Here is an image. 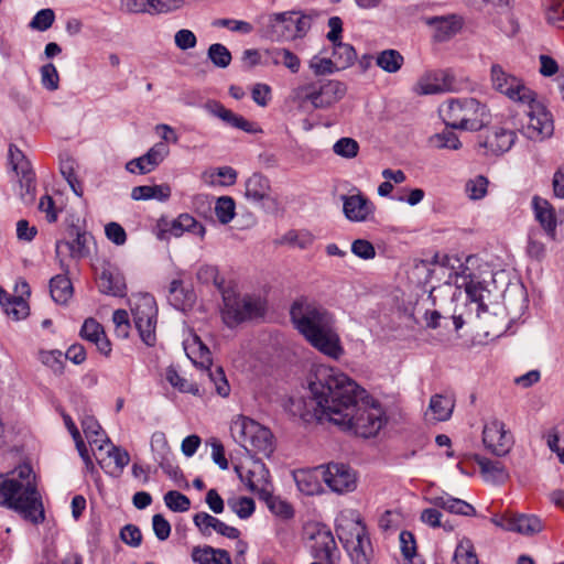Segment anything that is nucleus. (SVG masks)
<instances>
[{
    "instance_id": "f257e3e1",
    "label": "nucleus",
    "mask_w": 564,
    "mask_h": 564,
    "mask_svg": "<svg viewBox=\"0 0 564 564\" xmlns=\"http://www.w3.org/2000/svg\"><path fill=\"white\" fill-rule=\"evenodd\" d=\"M307 397L291 398L290 412L306 423L328 421L360 437L375 436L384 423L383 411L366 390L345 373L324 365L308 379Z\"/></svg>"
},
{
    "instance_id": "f03ea898",
    "label": "nucleus",
    "mask_w": 564,
    "mask_h": 564,
    "mask_svg": "<svg viewBox=\"0 0 564 564\" xmlns=\"http://www.w3.org/2000/svg\"><path fill=\"white\" fill-rule=\"evenodd\" d=\"M295 328L321 352L338 359L343 355L333 315L321 304L302 297L290 310Z\"/></svg>"
},
{
    "instance_id": "7ed1b4c3",
    "label": "nucleus",
    "mask_w": 564,
    "mask_h": 564,
    "mask_svg": "<svg viewBox=\"0 0 564 564\" xmlns=\"http://www.w3.org/2000/svg\"><path fill=\"white\" fill-rule=\"evenodd\" d=\"M35 478L28 464L0 474V505L14 510L24 520L39 524L45 520V512Z\"/></svg>"
},
{
    "instance_id": "20e7f679",
    "label": "nucleus",
    "mask_w": 564,
    "mask_h": 564,
    "mask_svg": "<svg viewBox=\"0 0 564 564\" xmlns=\"http://www.w3.org/2000/svg\"><path fill=\"white\" fill-rule=\"evenodd\" d=\"M336 534L352 564H370L373 549L366 525L359 514L338 519Z\"/></svg>"
},
{
    "instance_id": "39448f33",
    "label": "nucleus",
    "mask_w": 564,
    "mask_h": 564,
    "mask_svg": "<svg viewBox=\"0 0 564 564\" xmlns=\"http://www.w3.org/2000/svg\"><path fill=\"white\" fill-rule=\"evenodd\" d=\"M446 127L477 131L485 124L487 109L475 98L451 99L438 109Z\"/></svg>"
},
{
    "instance_id": "423d86ee",
    "label": "nucleus",
    "mask_w": 564,
    "mask_h": 564,
    "mask_svg": "<svg viewBox=\"0 0 564 564\" xmlns=\"http://www.w3.org/2000/svg\"><path fill=\"white\" fill-rule=\"evenodd\" d=\"M221 297V318L230 328L264 315L265 302L260 296L240 295L235 283L223 291Z\"/></svg>"
},
{
    "instance_id": "0eeeda50",
    "label": "nucleus",
    "mask_w": 564,
    "mask_h": 564,
    "mask_svg": "<svg viewBox=\"0 0 564 564\" xmlns=\"http://www.w3.org/2000/svg\"><path fill=\"white\" fill-rule=\"evenodd\" d=\"M230 432L234 440L247 452L270 456L273 453V435L271 431L254 420L239 415L232 421Z\"/></svg>"
},
{
    "instance_id": "6e6552de",
    "label": "nucleus",
    "mask_w": 564,
    "mask_h": 564,
    "mask_svg": "<svg viewBox=\"0 0 564 564\" xmlns=\"http://www.w3.org/2000/svg\"><path fill=\"white\" fill-rule=\"evenodd\" d=\"M130 306L135 328L147 346H154L156 341L155 327L158 307L154 297L149 293L133 294Z\"/></svg>"
},
{
    "instance_id": "1a4fd4ad",
    "label": "nucleus",
    "mask_w": 564,
    "mask_h": 564,
    "mask_svg": "<svg viewBox=\"0 0 564 564\" xmlns=\"http://www.w3.org/2000/svg\"><path fill=\"white\" fill-rule=\"evenodd\" d=\"M271 39L289 42L302 39L311 29V19L301 11L273 13L269 17Z\"/></svg>"
},
{
    "instance_id": "9d476101",
    "label": "nucleus",
    "mask_w": 564,
    "mask_h": 564,
    "mask_svg": "<svg viewBox=\"0 0 564 564\" xmlns=\"http://www.w3.org/2000/svg\"><path fill=\"white\" fill-rule=\"evenodd\" d=\"M528 109L524 111L527 121L521 126V133L529 140L541 142L550 138L554 132V123L551 112L545 105L536 99L524 101Z\"/></svg>"
},
{
    "instance_id": "9b49d317",
    "label": "nucleus",
    "mask_w": 564,
    "mask_h": 564,
    "mask_svg": "<svg viewBox=\"0 0 564 564\" xmlns=\"http://www.w3.org/2000/svg\"><path fill=\"white\" fill-rule=\"evenodd\" d=\"M185 349L187 351V356L193 360V362L204 370L216 392L220 397H228L230 393V386L227 381L224 369L221 367H212L210 351L200 338L195 335L193 337V343L186 346Z\"/></svg>"
},
{
    "instance_id": "f8f14e48",
    "label": "nucleus",
    "mask_w": 564,
    "mask_h": 564,
    "mask_svg": "<svg viewBox=\"0 0 564 564\" xmlns=\"http://www.w3.org/2000/svg\"><path fill=\"white\" fill-rule=\"evenodd\" d=\"M490 79L496 91L514 102L532 101L535 96V91L529 88L521 78L506 72L499 64L491 66Z\"/></svg>"
},
{
    "instance_id": "ddd939ff",
    "label": "nucleus",
    "mask_w": 564,
    "mask_h": 564,
    "mask_svg": "<svg viewBox=\"0 0 564 564\" xmlns=\"http://www.w3.org/2000/svg\"><path fill=\"white\" fill-rule=\"evenodd\" d=\"M482 443L492 455L503 457L512 449L514 438L502 421L492 419L484 425Z\"/></svg>"
},
{
    "instance_id": "4468645a",
    "label": "nucleus",
    "mask_w": 564,
    "mask_h": 564,
    "mask_svg": "<svg viewBox=\"0 0 564 564\" xmlns=\"http://www.w3.org/2000/svg\"><path fill=\"white\" fill-rule=\"evenodd\" d=\"M315 471L322 475L325 484L335 492H349L356 488V475L346 464L329 463L325 467H317Z\"/></svg>"
},
{
    "instance_id": "2eb2a0df",
    "label": "nucleus",
    "mask_w": 564,
    "mask_h": 564,
    "mask_svg": "<svg viewBox=\"0 0 564 564\" xmlns=\"http://www.w3.org/2000/svg\"><path fill=\"white\" fill-rule=\"evenodd\" d=\"M305 99L310 100L314 108H327L339 101L346 94V86L338 80H323L319 86L307 85Z\"/></svg>"
},
{
    "instance_id": "dca6fc26",
    "label": "nucleus",
    "mask_w": 564,
    "mask_h": 564,
    "mask_svg": "<svg viewBox=\"0 0 564 564\" xmlns=\"http://www.w3.org/2000/svg\"><path fill=\"white\" fill-rule=\"evenodd\" d=\"M516 138L513 130L492 127L486 131L485 135H480L479 147L485 149V154L498 156L512 148Z\"/></svg>"
},
{
    "instance_id": "f3484780",
    "label": "nucleus",
    "mask_w": 564,
    "mask_h": 564,
    "mask_svg": "<svg viewBox=\"0 0 564 564\" xmlns=\"http://www.w3.org/2000/svg\"><path fill=\"white\" fill-rule=\"evenodd\" d=\"M343 212L345 217L354 223H364L375 213L373 203L364 194L343 195Z\"/></svg>"
},
{
    "instance_id": "a211bd4d",
    "label": "nucleus",
    "mask_w": 564,
    "mask_h": 564,
    "mask_svg": "<svg viewBox=\"0 0 564 564\" xmlns=\"http://www.w3.org/2000/svg\"><path fill=\"white\" fill-rule=\"evenodd\" d=\"M492 521L507 531H512L524 535L536 534L544 528L541 519L534 514H512L506 516L499 521Z\"/></svg>"
},
{
    "instance_id": "6ab92c4d",
    "label": "nucleus",
    "mask_w": 564,
    "mask_h": 564,
    "mask_svg": "<svg viewBox=\"0 0 564 564\" xmlns=\"http://www.w3.org/2000/svg\"><path fill=\"white\" fill-rule=\"evenodd\" d=\"M455 90L454 77L444 70L429 72L415 85L419 95H433Z\"/></svg>"
},
{
    "instance_id": "aec40b11",
    "label": "nucleus",
    "mask_w": 564,
    "mask_h": 564,
    "mask_svg": "<svg viewBox=\"0 0 564 564\" xmlns=\"http://www.w3.org/2000/svg\"><path fill=\"white\" fill-rule=\"evenodd\" d=\"M204 108L212 116L219 118L226 124L242 130L248 133H257L260 129L254 122H251L240 115L227 109L223 104L216 100H209L205 104Z\"/></svg>"
},
{
    "instance_id": "412c9836",
    "label": "nucleus",
    "mask_w": 564,
    "mask_h": 564,
    "mask_svg": "<svg viewBox=\"0 0 564 564\" xmlns=\"http://www.w3.org/2000/svg\"><path fill=\"white\" fill-rule=\"evenodd\" d=\"M97 285L100 292L112 296H123L126 282L119 270L109 262H104L97 275Z\"/></svg>"
},
{
    "instance_id": "4be33fe9",
    "label": "nucleus",
    "mask_w": 564,
    "mask_h": 564,
    "mask_svg": "<svg viewBox=\"0 0 564 564\" xmlns=\"http://www.w3.org/2000/svg\"><path fill=\"white\" fill-rule=\"evenodd\" d=\"M193 521L200 533L205 536L210 535L213 531L231 540H237L240 535V531L237 528L226 524L207 512L196 513Z\"/></svg>"
},
{
    "instance_id": "5701e85b",
    "label": "nucleus",
    "mask_w": 564,
    "mask_h": 564,
    "mask_svg": "<svg viewBox=\"0 0 564 564\" xmlns=\"http://www.w3.org/2000/svg\"><path fill=\"white\" fill-rule=\"evenodd\" d=\"M235 469L241 482H243L251 492H257L260 496L267 494L269 471L264 464L256 462L250 469L245 470L242 467L238 466Z\"/></svg>"
},
{
    "instance_id": "b1692460",
    "label": "nucleus",
    "mask_w": 564,
    "mask_h": 564,
    "mask_svg": "<svg viewBox=\"0 0 564 564\" xmlns=\"http://www.w3.org/2000/svg\"><path fill=\"white\" fill-rule=\"evenodd\" d=\"M464 286L467 295L468 303L467 315L475 314L476 318H479L482 313L487 312V305L484 303V292H488L485 284L474 279L464 278L463 283L458 288Z\"/></svg>"
},
{
    "instance_id": "393cba45",
    "label": "nucleus",
    "mask_w": 564,
    "mask_h": 564,
    "mask_svg": "<svg viewBox=\"0 0 564 564\" xmlns=\"http://www.w3.org/2000/svg\"><path fill=\"white\" fill-rule=\"evenodd\" d=\"M423 20L433 29V37L437 42L449 40L462 28L460 20L455 15L426 17Z\"/></svg>"
},
{
    "instance_id": "a878e982",
    "label": "nucleus",
    "mask_w": 564,
    "mask_h": 564,
    "mask_svg": "<svg viewBox=\"0 0 564 564\" xmlns=\"http://www.w3.org/2000/svg\"><path fill=\"white\" fill-rule=\"evenodd\" d=\"M532 209L535 220L541 225L543 230L549 236L554 237L557 221L553 205L547 199L535 195L532 198Z\"/></svg>"
},
{
    "instance_id": "bb28decb",
    "label": "nucleus",
    "mask_w": 564,
    "mask_h": 564,
    "mask_svg": "<svg viewBox=\"0 0 564 564\" xmlns=\"http://www.w3.org/2000/svg\"><path fill=\"white\" fill-rule=\"evenodd\" d=\"M426 500L436 508L444 509L451 513L466 517L474 516L476 513L475 508L470 503L466 502L465 500L454 498L448 494L432 496L426 498Z\"/></svg>"
},
{
    "instance_id": "cd10ccee",
    "label": "nucleus",
    "mask_w": 564,
    "mask_h": 564,
    "mask_svg": "<svg viewBox=\"0 0 564 564\" xmlns=\"http://www.w3.org/2000/svg\"><path fill=\"white\" fill-rule=\"evenodd\" d=\"M486 481L502 484L509 478V473L501 462L475 455L474 457Z\"/></svg>"
},
{
    "instance_id": "c85d7f7f",
    "label": "nucleus",
    "mask_w": 564,
    "mask_h": 564,
    "mask_svg": "<svg viewBox=\"0 0 564 564\" xmlns=\"http://www.w3.org/2000/svg\"><path fill=\"white\" fill-rule=\"evenodd\" d=\"M68 235L72 239L69 241H65L64 245L68 248L70 257L80 259L88 256V245L93 240V236L87 231L80 230L76 226L69 228Z\"/></svg>"
},
{
    "instance_id": "c756f323",
    "label": "nucleus",
    "mask_w": 564,
    "mask_h": 564,
    "mask_svg": "<svg viewBox=\"0 0 564 564\" xmlns=\"http://www.w3.org/2000/svg\"><path fill=\"white\" fill-rule=\"evenodd\" d=\"M270 182L260 173L252 174L246 182V197L253 203L270 198Z\"/></svg>"
},
{
    "instance_id": "7c9ffc66",
    "label": "nucleus",
    "mask_w": 564,
    "mask_h": 564,
    "mask_svg": "<svg viewBox=\"0 0 564 564\" xmlns=\"http://www.w3.org/2000/svg\"><path fill=\"white\" fill-rule=\"evenodd\" d=\"M20 289V295L13 297L10 302L6 303V314L13 321H20L25 318L30 313V307L23 295H30V286L25 281H21L18 285Z\"/></svg>"
},
{
    "instance_id": "2f4dec72",
    "label": "nucleus",
    "mask_w": 564,
    "mask_h": 564,
    "mask_svg": "<svg viewBox=\"0 0 564 564\" xmlns=\"http://www.w3.org/2000/svg\"><path fill=\"white\" fill-rule=\"evenodd\" d=\"M155 444H161L162 453L160 454L159 466L161 469L171 478L176 479L182 475V471L177 465L171 459L172 453L167 446V442L163 433H156L152 437V447Z\"/></svg>"
},
{
    "instance_id": "473e14b6",
    "label": "nucleus",
    "mask_w": 564,
    "mask_h": 564,
    "mask_svg": "<svg viewBox=\"0 0 564 564\" xmlns=\"http://www.w3.org/2000/svg\"><path fill=\"white\" fill-rule=\"evenodd\" d=\"M185 231L204 237L205 227L199 224L192 215L181 214L171 224L169 232L174 237H181Z\"/></svg>"
},
{
    "instance_id": "72a5a7b5",
    "label": "nucleus",
    "mask_w": 564,
    "mask_h": 564,
    "mask_svg": "<svg viewBox=\"0 0 564 564\" xmlns=\"http://www.w3.org/2000/svg\"><path fill=\"white\" fill-rule=\"evenodd\" d=\"M265 55L273 65H283L293 74L300 70L301 59L288 48L274 47L267 50Z\"/></svg>"
},
{
    "instance_id": "f704fd0d",
    "label": "nucleus",
    "mask_w": 564,
    "mask_h": 564,
    "mask_svg": "<svg viewBox=\"0 0 564 564\" xmlns=\"http://www.w3.org/2000/svg\"><path fill=\"white\" fill-rule=\"evenodd\" d=\"M50 293L55 303L66 304L73 295L70 280L63 274L53 276L50 281Z\"/></svg>"
},
{
    "instance_id": "c9c22d12",
    "label": "nucleus",
    "mask_w": 564,
    "mask_h": 564,
    "mask_svg": "<svg viewBox=\"0 0 564 564\" xmlns=\"http://www.w3.org/2000/svg\"><path fill=\"white\" fill-rule=\"evenodd\" d=\"M315 240L314 235L305 229L301 230H289L283 236H281L278 240V245H285L292 248H299L305 250L310 248Z\"/></svg>"
},
{
    "instance_id": "e433bc0d",
    "label": "nucleus",
    "mask_w": 564,
    "mask_h": 564,
    "mask_svg": "<svg viewBox=\"0 0 564 564\" xmlns=\"http://www.w3.org/2000/svg\"><path fill=\"white\" fill-rule=\"evenodd\" d=\"M109 462L106 463L105 459H100L99 464L104 469H107L110 474H120L122 469L129 464L130 456L127 451H123L113 445L107 449Z\"/></svg>"
},
{
    "instance_id": "4c0bfd02",
    "label": "nucleus",
    "mask_w": 564,
    "mask_h": 564,
    "mask_svg": "<svg viewBox=\"0 0 564 564\" xmlns=\"http://www.w3.org/2000/svg\"><path fill=\"white\" fill-rule=\"evenodd\" d=\"M267 502L269 510L279 519L288 521L294 517L293 507L279 496L271 495L268 490L267 494L261 495Z\"/></svg>"
},
{
    "instance_id": "58836bf2",
    "label": "nucleus",
    "mask_w": 564,
    "mask_h": 564,
    "mask_svg": "<svg viewBox=\"0 0 564 564\" xmlns=\"http://www.w3.org/2000/svg\"><path fill=\"white\" fill-rule=\"evenodd\" d=\"M169 154V148L164 142L155 143L144 155L134 159L135 164L144 165L149 173L154 170Z\"/></svg>"
},
{
    "instance_id": "ea45409f",
    "label": "nucleus",
    "mask_w": 564,
    "mask_h": 564,
    "mask_svg": "<svg viewBox=\"0 0 564 564\" xmlns=\"http://www.w3.org/2000/svg\"><path fill=\"white\" fill-rule=\"evenodd\" d=\"M313 545L314 556L319 560L330 561L333 551L336 549L335 540L330 532H319Z\"/></svg>"
},
{
    "instance_id": "a19ab883",
    "label": "nucleus",
    "mask_w": 564,
    "mask_h": 564,
    "mask_svg": "<svg viewBox=\"0 0 564 564\" xmlns=\"http://www.w3.org/2000/svg\"><path fill=\"white\" fill-rule=\"evenodd\" d=\"M404 58L397 50H384L377 55L376 64L387 73H397L401 69Z\"/></svg>"
},
{
    "instance_id": "79ce46f5",
    "label": "nucleus",
    "mask_w": 564,
    "mask_h": 564,
    "mask_svg": "<svg viewBox=\"0 0 564 564\" xmlns=\"http://www.w3.org/2000/svg\"><path fill=\"white\" fill-rule=\"evenodd\" d=\"M197 279L203 283H213L220 294L230 288L234 282H226L224 278L219 276L218 269L215 265L205 264L197 271Z\"/></svg>"
},
{
    "instance_id": "37998d69",
    "label": "nucleus",
    "mask_w": 564,
    "mask_h": 564,
    "mask_svg": "<svg viewBox=\"0 0 564 564\" xmlns=\"http://www.w3.org/2000/svg\"><path fill=\"white\" fill-rule=\"evenodd\" d=\"M429 409L436 421H446L452 415L454 401L448 397L436 394L431 398Z\"/></svg>"
},
{
    "instance_id": "c03bdc74",
    "label": "nucleus",
    "mask_w": 564,
    "mask_h": 564,
    "mask_svg": "<svg viewBox=\"0 0 564 564\" xmlns=\"http://www.w3.org/2000/svg\"><path fill=\"white\" fill-rule=\"evenodd\" d=\"M333 57L338 68H345L356 59L355 48L347 43L336 41L333 43Z\"/></svg>"
},
{
    "instance_id": "a18cd8bd",
    "label": "nucleus",
    "mask_w": 564,
    "mask_h": 564,
    "mask_svg": "<svg viewBox=\"0 0 564 564\" xmlns=\"http://www.w3.org/2000/svg\"><path fill=\"white\" fill-rule=\"evenodd\" d=\"M193 294L183 288L182 280H173L169 288V301L176 308H183L191 303Z\"/></svg>"
},
{
    "instance_id": "49530a36",
    "label": "nucleus",
    "mask_w": 564,
    "mask_h": 564,
    "mask_svg": "<svg viewBox=\"0 0 564 564\" xmlns=\"http://www.w3.org/2000/svg\"><path fill=\"white\" fill-rule=\"evenodd\" d=\"M455 564H479L474 545L469 539H463L454 553Z\"/></svg>"
},
{
    "instance_id": "de8ad7c7",
    "label": "nucleus",
    "mask_w": 564,
    "mask_h": 564,
    "mask_svg": "<svg viewBox=\"0 0 564 564\" xmlns=\"http://www.w3.org/2000/svg\"><path fill=\"white\" fill-rule=\"evenodd\" d=\"M294 480L299 490L303 494L311 496L318 492L319 484L312 471L299 470L294 473Z\"/></svg>"
},
{
    "instance_id": "09e8293b",
    "label": "nucleus",
    "mask_w": 564,
    "mask_h": 564,
    "mask_svg": "<svg viewBox=\"0 0 564 564\" xmlns=\"http://www.w3.org/2000/svg\"><path fill=\"white\" fill-rule=\"evenodd\" d=\"M430 143L436 149L458 150L462 147L457 134L452 130L445 129L430 138Z\"/></svg>"
},
{
    "instance_id": "8fccbe9b",
    "label": "nucleus",
    "mask_w": 564,
    "mask_h": 564,
    "mask_svg": "<svg viewBox=\"0 0 564 564\" xmlns=\"http://www.w3.org/2000/svg\"><path fill=\"white\" fill-rule=\"evenodd\" d=\"M227 505L240 519L250 518L256 509L253 499L249 497L230 498Z\"/></svg>"
},
{
    "instance_id": "3c124183",
    "label": "nucleus",
    "mask_w": 564,
    "mask_h": 564,
    "mask_svg": "<svg viewBox=\"0 0 564 564\" xmlns=\"http://www.w3.org/2000/svg\"><path fill=\"white\" fill-rule=\"evenodd\" d=\"M235 200L229 196H221L216 200L215 214L221 224H228L235 217Z\"/></svg>"
},
{
    "instance_id": "603ef678",
    "label": "nucleus",
    "mask_w": 564,
    "mask_h": 564,
    "mask_svg": "<svg viewBox=\"0 0 564 564\" xmlns=\"http://www.w3.org/2000/svg\"><path fill=\"white\" fill-rule=\"evenodd\" d=\"M207 55L212 63L217 67L226 68L230 65L231 53L225 45L220 43L212 44L208 47Z\"/></svg>"
},
{
    "instance_id": "864d4df0",
    "label": "nucleus",
    "mask_w": 564,
    "mask_h": 564,
    "mask_svg": "<svg viewBox=\"0 0 564 564\" xmlns=\"http://www.w3.org/2000/svg\"><path fill=\"white\" fill-rule=\"evenodd\" d=\"M546 21L558 29H564V0L546 1Z\"/></svg>"
},
{
    "instance_id": "5fc2aeb1",
    "label": "nucleus",
    "mask_w": 564,
    "mask_h": 564,
    "mask_svg": "<svg viewBox=\"0 0 564 564\" xmlns=\"http://www.w3.org/2000/svg\"><path fill=\"white\" fill-rule=\"evenodd\" d=\"M333 151L338 156L354 159L358 155L359 144L355 139L344 137L334 143Z\"/></svg>"
},
{
    "instance_id": "6e6d98bb",
    "label": "nucleus",
    "mask_w": 564,
    "mask_h": 564,
    "mask_svg": "<svg viewBox=\"0 0 564 564\" xmlns=\"http://www.w3.org/2000/svg\"><path fill=\"white\" fill-rule=\"evenodd\" d=\"M40 360L43 365L51 368L54 373L62 375L64 371V355L59 350L40 351Z\"/></svg>"
},
{
    "instance_id": "4d7b16f0",
    "label": "nucleus",
    "mask_w": 564,
    "mask_h": 564,
    "mask_svg": "<svg viewBox=\"0 0 564 564\" xmlns=\"http://www.w3.org/2000/svg\"><path fill=\"white\" fill-rule=\"evenodd\" d=\"M164 502L169 509L174 512H185L191 507V500L176 490H171L164 495Z\"/></svg>"
},
{
    "instance_id": "13d9d810",
    "label": "nucleus",
    "mask_w": 564,
    "mask_h": 564,
    "mask_svg": "<svg viewBox=\"0 0 564 564\" xmlns=\"http://www.w3.org/2000/svg\"><path fill=\"white\" fill-rule=\"evenodd\" d=\"M488 180L478 175L473 180H469L465 185V192L470 199H481L487 194Z\"/></svg>"
},
{
    "instance_id": "bf43d9fd",
    "label": "nucleus",
    "mask_w": 564,
    "mask_h": 564,
    "mask_svg": "<svg viewBox=\"0 0 564 564\" xmlns=\"http://www.w3.org/2000/svg\"><path fill=\"white\" fill-rule=\"evenodd\" d=\"M82 427L86 438L91 445L102 441L104 434L101 433V426L95 417L85 416L82 421Z\"/></svg>"
},
{
    "instance_id": "052dcab7",
    "label": "nucleus",
    "mask_w": 564,
    "mask_h": 564,
    "mask_svg": "<svg viewBox=\"0 0 564 564\" xmlns=\"http://www.w3.org/2000/svg\"><path fill=\"white\" fill-rule=\"evenodd\" d=\"M401 552L406 561L411 564H423L422 562H414L416 557V543L414 535L409 531H402L400 533Z\"/></svg>"
},
{
    "instance_id": "680f3d73",
    "label": "nucleus",
    "mask_w": 564,
    "mask_h": 564,
    "mask_svg": "<svg viewBox=\"0 0 564 564\" xmlns=\"http://www.w3.org/2000/svg\"><path fill=\"white\" fill-rule=\"evenodd\" d=\"M218 550L209 545L194 546L191 557L197 564H215Z\"/></svg>"
},
{
    "instance_id": "e2e57ef3",
    "label": "nucleus",
    "mask_w": 564,
    "mask_h": 564,
    "mask_svg": "<svg viewBox=\"0 0 564 564\" xmlns=\"http://www.w3.org/2000/svg\"><path fill=\"white\" fill-rule=\"evenodd\" d=\"M212 24L216 28H227L232 32L242 34H249L253 30L251 23L234 19H216Z\"/></svg>"
},
{
    "instance_id": "0e129e2a",
    "label": "nucleus",
    "mask_w": 564,
    "mask_h": 564,
    "mask_svg": "<svg viewBox=\"0 0 564 564\" xmlns=\"http://www.w3.org/2000/svg\"><path fill=\"white\" fill-rule=\"evenodd\" d=\"M55 20V13L52 9L40 10L30 22V28L37 31H46Z\"/></svg>"
},
{
    "instance_id": "69168bd1",
    "label": "nucleus",
    "mask_w": 564,
    "mask_h": 564,
    "mask_svg": "<svg viewBox=\"0 0 564 564\" xmlns=\"http://www.w3.org/2000/svg\"><path fill=\"white\" fill-rule=\"evenodd\" d=\"M41 82L48 90H56L58 88L59 77L54 64L47 63L41 67Z\"/></svg>"
},
{
    "instance_id": "338daca9",
    "label": "nucleus",
    "mask_w": 564,
    "mask_h": 564,
    "mask_svg": "<svg viewBox=\"0 0 564 564\" xmlns=\"http://www.w3.org/2000/svg\"><path fill=\"white\" fill-rule=\"evenodd\" d=\"M20 197L25 204H31L35 199L36 181L35 176L20 177Z\"/></svg>"
},
{
    "instance_id": "774afa93",
    "label": "nucleus",
    "mask_w": 564,
    "mask_h": 564,
    "mask_svg": "<svg viewBox=\"0 0 564 564\" xmlns=\"http://www.w3.org/2000/svg\"><path fill=\"white\" fill-rule=\"evenodd\" d=\"M105 334L102 326L94 318H87L80 329V335L84 339L95 343Z\"/></svg>"
}]
</instances>
